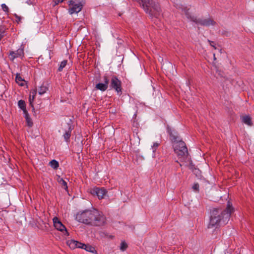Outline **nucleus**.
I'll return each instance as SVG.
<instances>
[{"label": "nucleus", "instance_id": "423d86ee", "mask_svg": "<svg viewBox=\"0 0 254 254\" xmlns=\"http://www.w3.org/2000/svg\"><path fill=\"white\" fill-rule=\"evenodd\" d=\"M110 87L114 89L118 93H122V82L116 76H113L110 81Z\"/></svg>", "mask_w": 254, "mask_h": 254}, {"label": "nucleus", "instance_id": "f8f14e48", "mask_svg": "<svg viewBox=\"0 0 254 254\" xmlns=\"http://www.w3.org/2000/svg\"><path fill=\"white\" fill-rule=\"evenodd\" d=\"M57 181L60 184L62 188L65 190H67L68 187L67 183L62 178H61L59 175H57Z\"/></svg>", "mask_w": 254, "mask_h": 254}, {"label": "nucleus", "instance_id": "f704fd0d", "mask_svg": "<svg viewBox=\"0 0 254 254\" xmlns=\"http://www.w3.org/2000/svg\"><path fill=\"white\" fill-rule=\"evenodd\" d=\"M158 145H159V143H154V145H153V146L157 147L158 146Z\"/></svg>", "mask_w": 254, "mask_h": 254}, {"label": "nucleus", "instance_id": "a878e982", "mask_svg": "<svg viewBox=\"0 0 254 254\" xmlns=\"http://www.w3.org/2000/svg\"><path fill=\"white\" fill-rule=\"evenodd\" d=\"M76 248H81L83 249L84 247L85 246V244L80 243L78 241H76Z\"/></svg>", "mask_w": 254, "mask_h": 254}, {"label": "nucleus", "instance_id": "4c0bfd02", "mask_svg": "<svg viewBox=\"0 0 254 254\" xmlns=\"http://www.w3.org/2000/svg\"><path fill=\"white\" fill-rule=\"evenodd\" d=\"M162 29H158L157 28H155V30H161Z\"/></svg>", "mask_w": 254, "mask_h": 254}, {"label": "nucleus", "instance_id": "4be33fe9", "mask_svg": "<svg viewBox=\"0 0 254 254\" xmlns=\"http://www.w3.org/2000/svg\"><path fill=\"white\" fill-rule=\"evenodd\" d=\"M189 9H188L187 7H185L183 8V11L184 12L185 15L188 19H190L191 20V17H194V16H191L190 12H189Z\"/></svg>", "mask_w": 254, "mask_h": 254}, {"label": "nucleus", "instance_id": "f257e3e1", "mask_svg": "<svg viewBox=\"0 0 254 254\" xmlns=\"http://www.w3.org/2000/svg\"><path fill=\"white\" fill-rule=\"evenodd\" d=\"M75 219L79 222L94 226H103L106 222V217L103 212L95 208L78 212Z\"/></svg>", "mask_w": 254, "mask_h": 254}, {"label": "nucleus", "instance_id": "7c9ffc66", "mask_svg": "<svg viewBox=\"0 0 254 254\" xmlns=\"http://www.w3.org/2000/svg\"><path fill=\"white\" fill-rule=\"evenodd\" d=\"M14 15L15 17V18H16V22H18V23L20 22L21 21V17L18 16L16 14H14Z\"/></svg>", "mask_w": 254, "mask_h": 254}, {"label": "nucleus", "instance_id": "6ab92c4d", "mask_svg": "<svg viewBox=\"0 0 254 254\" xmlns=\"http://www.w3.org/2000/svg\"><path fill=\"white\" fill-rule=\"evenodd\" d=\"M50 166L54 169H56L59 167V162L56 160H52L49 163Z\"/></svg>", "mask_w": 254, "mask_h": 254}, {"label": "nucleus", "instance_id": "20e7f679", "mask_svg": "<svg viewBox=\"0 0 254 254\" xmlns=\"http://www.w3.org/2000/svg\"><path fill=\"white\" fill-rule=\"evenodd\" d=\"M85 4V0H70L68 1V12L70 14L80 12Z\"/></svg>", "mask_w": 254, "mask_h": 254}, {"label": "nucleus", "instance_id": "9d476101", "mask_svg": "<svg viewBox=\"0 0 254 254\" xmlns=\"http://www.w3.org/2000/svg\"><path fill=\"white\" fill-rule=\"evenodd\" d=\"M103 78L104 83H98L95 87L96 89L100 90L101 91H105L107 89L109 82V79L107 76L105 75Z\"/></svg>", "mask_w": 254, "mask_h": 254}, {"label": "nucleus", "instance_id": "6e6552de", "mask_svg": "<svg viewBox=\"0 0 254 254\" xmlns=\"http://www.w3.org/2000/svg\"><path fill=\"white\" fill-rule=\"evenodd\" d=\"M191 21L194 22L195 23L203 25L208 26L211 25H214L215 22L214 20L211 18L207 19H197L196 17H191Z\"/></svg>", "mask_w": 254, "mask_h": 254}, {"label": "nucleus", "instance_id": "39448f33", "mask_svg": "<svg viewBox=\"0 0 254 254\" xmlns=\"http://www.w3.org/2000/svg\"><path fill=\"white\" fill-rule=\"evenodd\" d=\"M174 151L180 158H185L188 155V151L186 143L182 140L177 142L174 145Z\"/></svg>", "mask_w": 254, "mask_h": 254}, {"label": "nucleus", "instance_id": "1a4fd4ad", "mask_svg": "<svg viewBox=\"0 0 254 254\" xmlns=\"http://www.w3.org/2000/svg\"><path fill=\"white\" fill-rule=\"evenodd\" d=\"M92 194L97 195L99 199H103L106 195L107 191L104 188H96L94 189L91 192Z\"/></svg>", "mask_w": 254, "mask_h": 254}, {"label": "nucleus", "instance_id": "0eeeda50", "mask_svg": "<svg viewBox=\"0 0 254 254\" xmlns=\"http://www.w3.org/2000/svg\"><path fill=\"white\" fill-rule=\"evenodd\" d=\"M53 221L54 226L56 229L63 232V234L64 236H68L69 233L67 232L66 228H65L64 225L62 224L61 221L59 220V219L58 217H55L53 218Z\"/></svg>", "mask_w": 254, "mask_h": 254}, {"label": "nucleus", "instance_id": "cd10ccee", "mask_svg": "<svg viewBox=\"0 0 254 254\" xmlns=\"http://www.w3.org/2000/svg\"><path fill=\"white\" fill-rule=\"evenodd\" d=\"M208 42H209V43L210 44V45H211V46H212V47H213L215 49H217V47H216V44L214 43V42L213 41H210L209 40H208Z\"/></svg>", "mask_w": 254, "mask_h": 254}, {"label": "nucleus", "instance_id": "c85d7f7f", "mask_svg": "<svg viewBox=\"0 0 254 254\" xmlns=\"http://www.w3.org/2000/svg\"><path fill=\"white\" fill-rule=\"evenodd\" d=\"M199 185L198 183L194 184L192 186V189L195 191H198L199 189Z\"/></svg>", "mask_w": 254, "mask_h": 254}, {"label": "nucleus", "instance_id": "dca6fc26", "mask_svg": "<svg viewBox=\"0 0 254 254\" xmlns=\"http://www.w3.org/2000/svg\"><path fill=\"white\" fill-rule=\"evenodd\" d=\"M71 127H69L68 128V130L67 131H66L65 133L64 134V137L65 139V140L67 142L68 141L69 138L71 136Z\"/></svg>", "mask_w": 254, "mask_h": 254}, {"label": "nucleus", "instance_id": "2f4dec72", "mask_svg": "<svg viewBox=\"0 0 254 254\" xmlns=\"http://www.w3.org/2000/svg\"><path fill=\"white\" fill-rule=\"evenodd\" d=\"M56 4H58L59 3L63 1V0H54Z\"/></svg>", "mask_w": 254, "mask_h": 254}, {"label": "nucleus", "instance_id": "f3484780", "mask_svg": "<svg viewBox=\"0 0 254 254\" xmlns=\"http://www.w3.org/2000/svg\"><path fill=\"white\" fill-rule=\"evenodd\" d=\"M32 93V96H31V94L29 96V103H30V106L33 108V110H34V107H33V105L32 103H33V102L34 101V99H35V95L36 94V91H35V90L33 91Z\"/></svg>", "mask_w": 254, "mask_h": 254}, {"label": "nucleus", "instance_id": "a211bd4d", "mask_svg": "<svg viewBox=\"0 0 254 254\" xmlns=\"http://www.w3.org/2000/svg\"><path fill=\"white\" fill-rule=\"evenodd\" d=\"M48 88L47 87V86H46L44 84H42L38 89V93L41 95H43L46 92Z\"/></svg>", "mask_w": 254, "mask_h": 254}, {"label": "nucleus", "instance_id": "ddd939ff", "mask_svg": "<svg viewBox=\"0 0 254 254\" xmlns=\"http://www.w3.org/2000/svg\"><path fill=\"white\" fill-rule=\"evenodd\" d=\"M170 135L171 140L175 143L181 141V140H180V137L179 136L177 135V133L171 131L170 132Z\"/></svg>", "mask_w": 254, "mask_h": 254}, {"label": "nucleus", "instance_id": "7ed1b4c3", "mask_svg": "<svg viewBox=\"0 0 254 254\" xmlns=\"http://www.w3.org/2000/svg\"><path fill=\"white\" fill-rule=\"evenodd\" d=\"M137 1L145 12L151 18H159L161 13V9L158 2L153 0H136Z\"/></svg>", "mask_w": 254, "mask_h": 254}, {"label": "nucleus", "instance_id": "e433bc0d", "mask_svg": "<svg viewBox=\"0 0 254 254\" xmlns=\"http://www.w3.org/2000/svg\"><path fill=\"white\" fill-rule=\"evenodd\" d=\"M213 57H214V60H216V58H215V54H213Z\"/></svg>", "mask_w": 254, "mask_h": 254}, {"label": "nucleus", "instance_id": "9b49d317", "mask_svg": "<svg viewBox=\"0 0 254 254\" xmlns=\"http://www.w3.org/2000/svg\"><path fill=\"white\" fill-rule=\"evenodd\" d=\"M23 49L19 48L16 51H10L9 54V58L11 61H13L14 59L23 56Z\"/></svg>", "mask_w": 254, "mask_h": 254}, {"label": "nucleus", "instance_id": "412c9836", "mask_svg": "<svg viewBox=\"0 0 254 254\" xmlns=\"http://www.w3.org/2000/svg\"><path fill=\"white\" fill-rule=\"evenodd\" d=\"M76 241L75 240H70L68 241L67 244L69 246V247L72 249H74L76 248Z\"/></svg>", "mask_w": 254, "mask_h": 254}, {"label": "nucleus", "instance_id": "2eb2a0df", "mask_svg": "<svg viewBox=\"0 0 254 254\" xmlns=\"http://www.w3.org/2000/svg\"><path fill=\"white\" fill-rule=\"evenodd\" d=\"M242 121L245 124H247L249 126H251L252 125L251 118L248 116H244L242 118Z\"/></svg>", "mask_w": 254, "mask_h": 254}, {"label": "nucleus", "instance_id": "c9c22d12", "mask_svg": "<svg viewBox=\"0 0 254 254\" xmlns=\"http://www.w3.org/2000/svg\"><path fill=\"white\" fill-rule=\"evenodd\" d=\"M4 31H5V29H0V32H4Z\"/></svg>", "mask_w": 254, "mask_h": 254}, {"label": "nucleus", "instance_id": "b1692460", "mask_svg": "<svg viewBox=\"0 0 254 254\" xmlns=\"http://www.w3.org/2000/svg\"><path fill=\"white\" fill-rule=\"evenodd\" d=\"M67 64V61L66 60H64L62 61L60 64V65L58 68V70L59 71H61L63 68Z\"/></svg>", "mask_w": 254, "mask_h": 254}, {"label": "nucleus", "instance_id": "f03ea898", "mask_svg": "<svg viewBox=\"0 0 254 254\" xmlns=\"http://www.w3.org/2000/svg\"><path fill=\"white\" fill-rule=\"evenodd\" d=\"M233 208L228 202L226 209L223 211L221 209L214 208L210 211V217L208 228L217 227L221 225H225L229 221Z\"/></svg>", "mask_w": 254, "mask_h": 254}, {"label": "nucleus", "instance_id": "5701e85b", "mask_svg": "<svg viewBox=\"0 0 254 254\" xmlns=\"http://www.w3.org/2000/svg\"><path fill=\"white\" fill-rule=\"evenodd\" d=\"M18 106L21 109H25L26 108L25 101L22 100H19L18 102Z\"/></svg>", "mask_w": 254, "mask_h": 254}, {"label": "nucleus", "instance_id": "4468645a", "mask_svg": "<svg viewBox=\"0 0 254 254\" xmlns=\"http://www.w3.org/2000/svg\"><path fill=\"white\" fill-rule=\"evenodd\" d=\"M15 81L20 86L24 85V80L21 77L20 74H16L15 77Z\"/></svg>", "mask_w": 254, "mask_h": 254}, {"label": "nucleus", "instance_id": "72a5a7b5", "mask_svg": "<svg viewBox=\"0 0 254 254\" xmlns=\"http://www.w3.org/2000/svg\"><path fill=\"white\" fill-rule=\"evenodd\" d=\"M24 116H25V118L26 120H27V119H28L29 118H30L28 114L24 115Z\"/></svg>", "mask_w": 254, "mask_h": 254}, {"label": "nucleus", "instance_id": "393cba45", "mask_svg": "<svg viewBox=\"0 0 254 254\" xmlns=\"http://www.w3.org/2000/svg\"><path fill=\"white\" fill-rule=\"evenodd\" d=\"M127 248V244L124 241L122 242V243H121V246H120V250L122 251H125V250H126Z\"/></svg>", "mask_w": 254, "mask_h": 254}, {"label": "nucleus", "instance_id": "473e14b6", "mask_svg": "<svg viewBox=\"0 0 254 254\" xmlns=\"http://www.w3.org/2000/svg\"><path fill=\"white\" fill-rule=\"evenodd\" d=\"M22 111L23 112V113H24V115L28 114L27 111V110H26V108H25V109H22Z\"/></svg>", "mask_w": 254, "mask_h": 254}, {"label": "nucleus", "instance_id": "c756f323", "mask_svg": "<svg viewBox=\"0 0 254 254\" xmlns=\"http://www.w3.org/2000/svg\"><path fill=\"white\" fill-rule=\"evenodd\" d=\"M1 7L3 11L5 12H7L8 10V7L7 6V5L5 4H1Z\"/></svg>", "mask_w": 254, "mask_h": 254}, {"label": "nucleus", "instance_id": "aec40b11", "mask_svg": "<svg viewBox=\"0 0 254 254\" xmlns=\"http://www.w3.org/2000/svg\"><path fill=\"white\" fill-rule=\"evenodd\" d=\"M83 249L85 250L87 252L92 253L96 252L95 248L89 245H85V246L84 247Z\"/></svg>", "mask_w": 254, "mask_h": 254}, {"label": "nucleus", "instance_id": "bb28decb", "mask_svg": "<svg viewBox=\"0 0 254 254\" xmlns=\"http://www.w3.org/2000/svg\"><path fill=\"white\" fill-rule=\"evenodd\" d=\"M27 125L28 127H31L33 126V122L30 118H29L26 120Z\"/></svg>", "mask_w": 254, "mask_h": 254}]
</instances>
